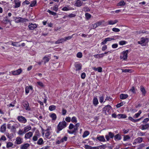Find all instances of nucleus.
Masks as SVG:
<instances>
[{
	"instance_id": "f257e3e1",
	"label": "nucleus",
	"mask_w": 149,
	"mask_h": 149,
	"mask_svg": "<svg viewBox=\"0 0 149 149\" xmlns=\"http://www.w3.org/2000/svg\"><path fill=\"white\" fill-rule=\"evenodd\" d=\"M80 125L79 123H77L74 125L72 123H70L69 126V130H68V133L71 134L76 133Z\"/></svg>"
},
{
	"instance_id": "f03ea898",
	"label": "nucleus",
	"mask_w": 149,
	"mask_h": 149,
	"mask_svg": "<svg viewBox=\"0 0 149 149\" xmlns=\"http://www.w3.org/2000/svg\"><path fill=\"white\" fill-rule=\"evenodd\" d=\"M66 126V123L65 121H63L60 122L57 126V132L58 133L59 131L65 128Z\"/></svg>"
},
{
	"instance_id": "7ed1b4c3",
	"label": "nucleus",
	"mask_w": 149,
	"mask_h": 149,
	"mask_svg": "<svg viewBox=\"0 0 149 149\" xmlns=\"http://www.w3.org/2000/svg\"><path fill=\"white\" fill-rule=\"evenodd\" d=\"M128 50H127L123 51L121 54L120 56V58L123 60L126 61L127 59V54Z\"/></svg>"
},
{
	"instance_id": "20e7f679",
	"label": "nucleus",
	"mask_w": 149,
	"mask_h": 149,
	"mask_svg": "<svg viewBox=\"0 0 149 149\" xmlns=\"http://www.w3.org/2000/svg\"><path fill=\"white\" fill-rule=\"evenodd\" d=\"M111 108L110 105H107L103 109L102 111L105 115L108 114L110 113V111Z\"/></svg>"
},
{
	"instance_id": "39448f33",
	"label": "nucleus",
	"mask_w": 149,
	"mask_h": 149,
	"mask_svg": "<svg viewBox=\"0 0 149 149\" xmlns=\"http://www.w3.org/2000/svg\"><path fill=\"white\" fill-rule=\"evenodd\" d=\"M22 71L21 69H19L16 70L12 71L10 72V75H16L20 74Z\"/></svg>"
},
{
	"instance_id": "423d86ee",
	"label": "nucleus",
	"mask_w": 149,
	"mask_h": 149,
	"mask_svg": "<svg viewBox=\"0 0 149 149\" xmlns=\"http://www.w3.org/2000/svg\"><path fill=\"white\" fill-rule=\"evenodd\" d=\"M148 38H142L141 39L140 41L138 42V44L141 45L142 46H145L147 43L146 42V41L148 40Z\"/></svg>"
},
{
	"instance_id": "0eeeda50",
	"label": "nucleus",
	"mask_w": 149,
	"mask_h": 149,
	"mask_svg": "<svg viewBox=\"0 0 149 149\" xmlns=\"http://www.w3.org/2000/svg\"><path fill=\"white\" fill-rule=\"evenodd\" d=\"M14 21L17 23L23 22H25L26 19L19 17H14Z\"/></svg>"
},
{
	"instance_id": "6e6552de",
	"label": "nucleus",
	"mask_w": 149,
	"mask_h": 149,
	"mask_svg": "<svg viewBox=\"0 0 149 149\" xmlns=\"http://www.w3.org/2000/svg\"><path fill=\"white\" fill-rule=\"evenodd\" d=\"M143 139L142 137H138L135 139L133 142V144L136 145L138 144L141 143L143 141Z\"/></svg>"
},
{
	"instance_id": "1a4fd4ad",
	"label": "nucleus",
	"mask_w": 149,
	"mask_h": 149,
	"mask_svg": "<svg viewBox=\"0 0 149 149\" xmlns=\"http://www.w3.org/2000/svg\"><path fill=\"white\" fill-rule=\"evenodd\" d=\"M19 125V124L18 123L17 124L15 123L14 122V123H13V124H12L11 126V128L10 129L12 132H15L16 131V129L18 128Z\"/></svg>"
},
{
	"instance_id": "9d476101",
	"label": "nucleus",
	"mask_w": 149,
	"mask_h": 149,
	"mask_svg": "<svg viewBox=\"0 0 149 149\" xmlns=\"http://www.w3.org/2000/svg\"><path fill=\"white\" fill-rule=\"evenodd\" d=\"M17 119L20 122L25 123L27 122V120L25 118L22 116H19L17 117Z\"/></svg>"
},
{
	"instance_id": "9b49d317",
	"label": "nucleus",
	"mask_w": 149,
	"mask_h": 149,
	"mask_svg": "<svg viewBox=\"0 0 149 149\" xmlns=\"http://www.w3.org/2000/svg\"><path fill=\"white\" fill-rule=\"evenodd\" d=\"M15 5H14V8H17L19 7L20 5L21 2L19 0H14Z\"/></svg>"
},
{
	"instance_id": "f8f14e48",
	"label": "nucleus",
	"mask_w": 149,
	"mask_h": 149,
	"mask_svg": "<svg viewBox=\"0 0 149 149\" xmlns=\"http://www.w3.org/2000/svg\"><path fill=\"white\" fill-rule=\"evenodd\" d=\"M118 22V21L117 19H115L114 20H109L107 22L108 24L113 25L117 23Z\"/></svg>"
},
{
	"instance_id": "ddd939ff",
	"label": "nucleus",
	"mask_w": 149,
	"mask_h": 149,
	"mask_svg": "<svg viewBox=\"0 0 149 149\" xmlns=\"http://www.w3.org/2000/svg\"><path fill=\"white\" fill-rule=\"evenodd\" d=\"M28 27L30 30H33L37 27V26L36 24H32L31 23H30Z\"/></svg>"
},
{
	"instance_id": "4468645a",
	"label": "nucleus",
	"mask_w": 149,
	"mask_h": 149,
	"mask_svg": "<svg viewBox=\"0 0 149 149\" xmlns=\"http://www.w3.org/2000/svg\"><path fill=\"white\" fill-rule=\"evenodd\" d=\"M83 4V2L80 0H77L74 5L77 7H80L82 6Z\"/></svg>"
},
{
	"instance_id": "2eb2a0df",
	"label": "nucleus",
	"mask_w": 149,
	"mask_h": 149,
	"mask_svg": "<svg viewBox=\"0 0 149 149\" xmlns=\"http://www.w3.org/2000/svg\"><path fill=\"white\" fill-rule=\"evenodd\" d=\"M33 88L31 86H27L25 87V91L26 95H27L29 93L30 90H32Z\"/></svg>"
},
{
	"instance_id": "dca6fc26",
	"label": "nucleus",
	"mask_w": 149,
	"mask_h": 149,
	"mask_svg": "<svg viewBox=\"0 0 149 149\" xmlns=\"http://www.w3.org/2000/svg\"><path fill=\"white\" fill-rule=\"evenodd\" d=\"M43 134H45V136L46 138H49L50 134V132L48 130H45L43 131Z\"/></svg>"
},
{
	"instance_id": "f3484780",
	"label": "nucleus",
	"mask_w": 149,
	"mask_h": 149,
	"mask_svg": "<svg viewBox=\"0 0 149 149\" xmlns=\"http://www.w3.org/2000/svg\"><path fill=\"white\" fill-rule=\"evenodd\" d=\"M73 10L72 8H70L68 6H65L62 9V10L63 11H67Z\"/></svg>"
},
{
	"instance_id": "a211bd4d",
	"label": "nucleus",
	"mask_w": 149,
	"mask_h": 149,
	"mask_svg": "<svg viewBox=\"0 0 149 149\" xmlns=\"http://www.w3.org/2000/svg\"><path fill=\"white\" fill-rule=\"evenodd\" d=\"M33 133L31 132H30L25 134V137L26 139H29L31 137Z\"/></svg>"
},
{
	"instance_id": "6ab92c4d",
	"label": "nucleus",
	"mask_w": 149,
	"mask_h": 149,
	"mask_svg": "<svg viewBox=\"0 0 149 149\" xmlns=\"http://www.w3.org/2000/svg\"><path fill=\"white\" fill-rule=\"evenodd\" d=\"M128 97V95L127 94H122L120 95V97L121 99L124 100Z\"/></svg>"
},
{
	"instance_id": "aec40b11",
	"label": "nucleus",
	"mask_w": 149,
	"mask_h": 149,
	"mask_svg": "<svg viewBox=\"0 0 149 149\" xmlns=\"http://www.w3.org/2000/svg\"><path fill=\"white\" fill-rule=\"evenodd\" d=\"M93 103L95 106H96L99 103L97 97H95L93 99Z\"/></svg>"
},
{
	"instance_id": "412c9836",
	"label": "nucleus",
	"mask_w": 149,
	"mask_h": 149,
	"mask_svg": "<svg viewBox=\"0 0 149 149\" xmlns=\"http://www.w3.org/2000/svg\"><path fill=\"white\" fill-rule=\"evenodd\" d=\"M23 105L26 109H29V104L27 102L25 101L23 103Z\"/></svg>"
},
{
	"instance_id": "4be33fe9",
	"label": "nucleus",
	"mask_w": 149,
	"mask_h": 149,
	"mask_svg": "<svg viewBox=\"0 0 149 149\" xmlns=\"http://www.w3.org/2000/svg\"><path fill=\"white\" fill-rule=\"evenodd\" d=\"M97 139L100 141L102 142H104L105 140L103 136H100L97 137Z\"/></svg>"
},
{
	"instance_id": "5701e85b",
	"label": "nucleus",
	"mask_w": 149,
	"mask_h": 149,
	"mask_svg": "<svg viewBox=\"0 0 149 149\" xmlns=\"http://www.w3.org/2000/svg\"><path fill=\"white\" fill-rule=\"evenodd\" d=\"M114 140L116 141L120 140L121 139V137L119 134H117L114 137Z\"/></svg>"
},
{
	"instance_id": "b1692460",
	"label": "nucleus",
	"mask_w": 149,
	"mask_h": 149,
	"mask_svg": "<svg viewBox=\"0 0 149 149\" xmlns=\"http://www.w3.org/2000/svg\"><path fill=\"white\" fill-rule=\"evenodd\" d=\"M140 89L141 91V92L142 93V95L144 96L145 95L146 93V91L145 90V89L143 87V86H141L140 87Z\"/></svg>"
},
{
	"instance_id": "393cba45",
	"label": "nucleus",
	"mask_w": 149,
	"mask_h": 149,
	"mask_svg": "<svg viewBox=\"0 0 149 149\" xmlns=\"http://www.w3.org/2000/svg\"><path fill=\"white\" fill-rule=\"evenodd\" d=\"M31 129V127L30 125H28L25 127L24 128V133H26L29 130H30Z\"/></svg>"
},
{
	"instance_id": "a878e982",
	"label": "nucleus",
	"mask_w": 149,
	"mask_h": 149,
	"mask_svg": "<svg viewBox=\"0 0 149 149\" xmlns=\"http://www.w3.org/2000/svg\"><path fill=\"white\" fill-rule=\"evenodd\" d=\"M29 146V145L28 143H26L23 145H22L21 149H27Z\"/></svg>"
},
{
	"instance_id": "bb28decb",
	"label": "nucleus",
	"mask_w": 149,
	"mask_h": 149,
	"mask_svg": "<svg viewBox=\"0 0 149 149\" xmlns=\"http://www.w3.org/2000/svg\"><path fill=\"white\" fill-rule=\"evenodd\" d=\"M127 117L126 115L125 114H119L117 115V117L119 118H125Z\"/></svg>"
},
{
	"instance_id": "cd10ccee",
	"label": "nucleus",
	"mask_w": 149,
	"mask_h": 149,
	"mask_svg": "<svg viewBox=\"0 0 149 149\" xmlns=\"http://www.w3.org/2000/svg\"><path fill=\"white\" fill-rule=\"evenodd\" d=\"M93 70L95 71H97L98 72H101L102 71V68L101 67H99L97 68L93 67Z\"/></svg>"
},
{
	"instance_id": "c85d7f7f",
	"label": "nucleus",
	"mask_w": 149,
	"mask_h": 149,
	"mask_svg": "<svg viewBox=\"0 0 149 149\" xmlns=\"http://www.w3.org/2000/svg\"><path fill=\"white\" fill-rule=\"evenodd\" d=\"M50 117L52 118V120H55L56 118V115L54 113H52L50 115Z\"/></svg>"
},
{
	"instance_id": "c756f323",
	"label": "nucleus",
	"mask_w": 149,
	"mask_h": 149,
	"mask_svg": "<svg viewBox=\"0 0 149 149\" xmlns=\"http://www.w3.org/2000/svg\"><path fill=\"white\" fill-rule=\"evenodd\" d=\"M50 55H49L48 56V57L47 56H46L44 57L43 58V60L45 63H47L49 61L50 59L49 58V57H50Z\"/></svg>"
},
{
	"instance_id": "7c9ffc66",
	"label": "nucleus",
	"mask_w": 149,
	"mask_h": 149,
	"mask_svg": "<svg viewBox=\"0 0 149 149\" xmlns=\"http://www.w3.org/2000/svg\"><path fill=\"white\" fill-rule=\"evenodd\" d=\"M99 101L100 103H102L103 102H105L106 101V100H107V98L105 99L104 101V96L103 95H102L100 96L99 97Z\"/></svg>"
},
{
	"instance_id": "2f4dec72",
	"label": "nucleus",
	"mask_w": 149,
	"mask_h": 149,
	"mask_svg": "<svg viewBox=\"0 0 149 149\" xmlns=\"http://www.w3.org/2000/svg\"><path fill=\"white\" fill-rule=\"evenodd\" d=\"M90 134V132L88 131H86L84 132L83 134L82 135V137L83 138H85L88 136Z\"/></svg>"
},
{
	"instance_id": "473e14b6",
	"label": "nucleus",
	"mask_w": 149,
	"mask_h": 149,
	"mask_svg": "<svg viewBox=\"0 0 149 149\" xmlns=\"http://www.w3.org/2000/svg\"><path fill=\"white\" fill-rule=\"evenodd\" d=\"M94 56L96 58H102L104 56V54H99L95 55Z\"/></svg>"
},
{
	"instance_id": "72a5a7b5",
	"label": "nucleus",
	"mask_w": 149,
	"mask_h": 149,
	"mask_svg": "<svg viewBox=\"0 0 149 149\" xmlns=\"http://www.w3.org/2000/svg\"><path fill=\"white\" fill-rule=\"evenodd\" d=\"M149 127V125L146 124L145 125H142L141 128L142 130H145L147 129Z\"/></svg>"
},
{
	"instance_id": "f704fd0d",
	"label": "nucleus",
	"mask_w": 149,
	"mask_h": 149,
	"mask_svg": "<svg viewBox=\"0 0 149 149\" xmlns=\"http://www.w3.org/2000/svg\"><path fill=\"white\" fill-rule=\"evenodd\" d=\"M123 72L127 73H131L133 72V70L132 69H125V70H121Z\"/></svg>"
},
{
	"instance_id": "c9c22d12",
	"label": "nucleus",
	"mask_w": 149,
	"mask_h": 149,
	"mask_svg": "<svg viewBox=\"0 0 149 149\" xmlns=\"http://www.w3.org/2000/svg\"><path fill=\"white\" fill-rule=\"evenodd\" d=\"M141 113V110H139L138 112L136 113L133 116V117L134 118H138L140 114Z\"/></svg>"
},
{
	"instance_id": "e433bc0d",
	"label": "nucleus",
	"mask_w": 149,
	"mask_h": 149,
	"mask_svg": "<svg viewBox=\"0 0 149 149\" xmlns=\"http://www.w3.org/2000/svg\"><path fill=\"white\" fill-rule=\"evenodd\" d=\"M65 42L64 38H61L58 40L57 41L55 42V43L56 44L62 43Z\"/></svg>"
},
{
	"instance_id": "4c0bfd02",
	"label": "nucleus",
	"mask_w": 149,
	"mask_h": 149,
	"mask_svg": "<svg viewBox=\"0 0 149 149\" xmlns=\"http://www.w3.org/2000/svg\"><path fill=\"white\" fill-rule=\"evenodd\" d=\"M127 42L124 40H121L119 42V44L120 45H123L127 43Z\"/></svg>"
},
{
	"instance_id": "58836bf2",
	"label": "nucleus",
	"mask_w": 149,
	"mask_h": 149,
	"mask_svg": "<svg viewBox=\"0 0 149 149\" xmlns=\"http://www.w3.org/2000/svg\"><path fill=\"white\" fill-rule=\"evenodd\" d=\"M56 108V107L54 105L50 106L49 107V109L51 111L54 110Z\"/></svg>"
},
{
	"instance_id": "ea45409f",
	"label": "nucleus",
	"mask_w": 149,
	"mask_h": 149,
	"mask_svg": "<svg viewBox=\"0 0 149 149\" xmlns=\"http://www.w3.org/2000/svg\"><path fill=\"white\" fill-rule=\"evenodd\" d=\"M6 129L5 125H3L1 126L0 131L1 132H3L5 131Z\"/></svg>"
},
{
	"instance_id": "a19ab883",
	"label": "nucleus",
	"mask_w": 149,
	"mask_h": 149,
	"mask_svg": "<svg viewBox=\"0 0 149 149\" xmlns=\"http://www.w3.org/2000/svg\"><path fill=\"white\" fill-rule=\"evenodd\" d=\"M13 123H14V122L13 121H10L7 125V128L8 129L11 128L12 125Z\"/></svg>"
},
{
	"instance_id": "79ce46f5",
	"label": "nucleus",
	"mask_w": 149,
	"mask_h": 149,
	"mask_svg": "<svg viewBox=\"0 0 149 149\" xmlns=\"http://www.w3.org/2000/svg\"><path fill=\"white\" fill-rule=\"evenodd\" d=\"M71 121L73 123H76L77 122V118L75 116H73L71 119Z\"/></svg>"
},
{
	"instance_id": "37998d69",
	"label": "nucleus",
	"mask_w": 149,
	"mask_h": 149,
	"mask_svg": "<svg viewBox=\"0 0 149 149\" xmlns=\"http://www.w3.org/2000/svg\"><path fill=\"white\" fill-rule=\"evenodd\" d=\"M11 42V45L17 47H20V45H18V42H15L12 41Z\"/></svg>"
},
{
	"instance_id": "c03bdc74",
	"label": "nucleus",
	"mask_w": 149,
	"mask_h": 149,
	"mask_svg": "<svg viewBox=\"0 0 149 149\" xmlns=\"http://www.w3.org/2000/svg\"><path fill=\"white\" fill-rule=\"evenodd\" d=\"M125 104V102H122L120 103L117 104V105H116V107H117V108H118L120 107L121 106H123Z\"/></svg>"
},
{
	"instance_id": "a18cd8bd",
	"label": "nucleus",
	"mask_w": 149,
	"mask_h": 149,
	"mask_svg": "<svg viewBox=\"0 0 149 149\" xmlns=\"http://www.w3.org/2000/svg\"><path fill=\"white\" fill-rule=\"evenodd\" d=\"M16 141L17 144H20L22 142L20 137H17L16 139Z\"/></svg>"
},
{
	"instance_id": "49530a36",
	"label": "nucleus",
	"mask_w": 149,
	"mask_h": 149,
	"mask_svg": "<svg viewBox=\"0 0 149 149\" xmlns=\"http://www.w3.org/2000/svg\"><path fill=\"white\" fill-rule=\"evenodd\" d=\"M130 139V137L128 135H127L124 136L123 138V141H125L128 140Z\"/></svg>"
},
{
	"instance_id": "de8ad7c7",
	"label": "nucleus",
	"mask_w": 149,
	"mask_h": 149,
	"mask_svg": "<svg viewBox=\"0 0 149 149\" xmlns=\"http://www.w3.org/2000/svg\"><path fill=\"white\" fill-rule=\"evenodd\" d=\"M36 1H33L31 3L30 5V6L31 7H33L34 6L36 3Z\"/></svg>"
},
{
	"instance_id": "09e8293b",
	"label": "nucleus",
	"mask_w": 149,
	"mask_h": 149,
	"mask_svg": "<svg viewBox=\"0 0 149 149\" xmlns=\"http://www.w3.org/2000/svg\"><path fill=\"white\" fill-rule=\"evenodd\" d=\"M47 12L55 16L56 15V13L54 12L49 10H47Z\"/></svg>"
},
{
	"instance_id": "8fccbe9b",
	"label": "nucleus",
	"mask_w": 149,
	"mask_h": 149,
	"mask_svg": "<svg viewBox=\"0 0 149 149\" xmlns=\"http://www.w3.org/2000/svg\"><path fill=\"white\" fill-rule=\"evenodd\" d=\"M68 138L67 136H65L63 137L61 139V142H63L67 141Z\"/></svg>"
},
{
	"instance_id": "3c124183",
	"label": "nucleus",
	"mask_w": 149,
	"mask_h": 149,
	"mask_svg": "<svg viewBox=\"0 0 149 149\" xmlns=\"http://www.w3.org/2000/svg\"><path fill=\"white\" fill-rule=\"evenodd\" d=\"M77 58H81L82 56V53L79 52L77 54Z\"/></svg>"
},
{
	"instance_id": "603ef678",
	"label": "nucleus",
	"mask_w": 149,
	"mask_h": 149,
	"mask_svg": "<svg viewBox=\"0 0 149 149\" xmlns=\"http://www.w3.org/2000/svg\"><path fill=\"white\" fill-rule=\"evenodd\" d=\"M24 130H20L18 131V134L19 135H23V134L25 133H24Z\"/></svg>"
},
{
	"instance_id": "864d4df0",
	"label": "nucleus",
	"mask_w": 149,
	"mask_h": 149,
	"mask_svg": "<svg viewBox=\"0 0 149 149\" xmlns=\"http://www.w3.org/2000/svg\"><path fill=\"white\" fill-rule=\"evenodd\" d=\"M73 36V35L72 36H68L65 37L64 38L65 41L70 39L72 38Z\"/></svg>"
},
{
	"instance_id": "5fc2aeb1",
	"label": "nucleus",
	"mask_w": 149,
	"mask_h": 149,
	"mask_svg": "<svg viewBox=\"0 0 149 149\" xmlns=\"http://www.w3.org/2000/svg\"><path fill=\"white\" fill-rule=\"evenodd\" d=\"M43 140L42 139L40 138L37 142V143L39 145H41L43 143Z\"/></svg>"
},
{
	"instance_id": "6e6d98bb",
	"label": "nucleus",
	"mask_w": 149,
	"mask_h": 149,
	"mask_svg": "<svg viewBox=\"0 0 149 149\" xmlns=\"http://www.w3.org/2000/svg\"><path fill=\"white\" fill-rule=\"evenodd\" d=\"M112 30L114 32H119L120 31V30L119 29L116 28H113L112 29Z\"/></svg>"
},
{
	"instance_id": "4d7b16f0",
	"label": "nucleus",
	"mask_w": 149,
	"mask_h": 149,
	"mask_svg": "<svg viewBox=\"0 0 149 149\" xmlns=\"http://www.w3.org/2000/svg\"><path fill=\"white\" fill-rule=\"evenodd\" d=\"M125 4V2L123 1H122L118 3V6H122L124 5Z\"/></svg>"
},
{
	"instance_id": "13d9d810",
	"label": "nucleus",
	"mask_w": 149,
	"mask_h": 149,
	"mask_svg": "<svg viewBox=\"0 0 149 149\" xmlns=\"http://www.w3.org/2000/svg\"><path fill=\"white\" fill-rule=\"evenodd\" d=\"M137 134L139 136H142L145 135V133L141 132H139L137 133Z\"/></svg>"
},
{
	"instance_id": "bf43d9fd",
	"label": "nucleus",
	"mask_w": 149,
	"mask_h": 149,
	"mask_svg": "<svg viewBox=\"0 0 149 149\" xmlns=\"http://www.w3.org/2000/svg\"><path fill=\"white\" fill-rule=\"evenodd\" d=\"M6 136L9 139H11L13 137V135L12 134H9L8 133L6 134Z\"/></svg>"
},
{
	"instance_id": "052dcab7",
	"label": "nucleus",
	"mask_w": 149,
	"mask_h": 149,
	"mask_svg": "<svg viewBox=\"0 0 149 149\" xmlns=\"http://www.w3.org/2000/svg\"><path fill=\"white\" fill-rule=\"evenodd\" d=\"M13 145V144L12 143L10 142H8L7 143L6 146L7 148H9L11 146H12Z\"/></svg>"
},
{
	"instance_id": "680f3d73",
	"label": "nucleus",
	"mask_w": 149,
	"mask_h": 149,
	"mask_svg": "<svg viewBox=\"0 0 149 149\" xmlns=\"http://www.w3.org/2000/svg\"><path fill=\"white\" fill-rule=\"evenodd\" d=\"M85 16L87 19H88L90 18L91 15L89 13H87L85 14Z\"/></svg>"
},
{
	"instance_id": "e2e57ef3",
	"label": "nucleus",
	"mask_w": 149,
	"mask_h": 149,
	"mask_svg": "<svg viewBox=\"0 0 149 149\" xmlns=\"http://www.w3.org/2000/svg\"><path fill=\"white\" fill-rule=\"evenodd\" d=\"M37 84H38V85L39 86H40L41 87H43L44 86L43 83L41 82H40V81L37 82Z\"/></svg>"
},
{
	"instance_id": "0e129e2a",
	"label": "nucleus",
	"mask_w": 149,
	"mask_h": 149,
	"mask_svg": "<svg viewBox=\"0 0 149 149\" xmlns=\"http://www.w3.org/2000/svg\"><path fill=\"white\" fill-rule=\"evenodd\" d=\"M108 135L111 138H113L114 137V134L113 133L111 132H109Z\"/></svg>"
},
{
	"instance_id": "69168bd1",
	"label": "nucleus",
	"mask_w": 149,
	"mask_h": 149,
	"mask_svg": "<svg viewBox=\"0 0 149 149\" xmlns=\"http://www.w3.org/2000/svg\"><path fill=\"white\" fill-rule=\"evenodd\" d=\"M58 5H55L53 8V10L56 12H57L58 11Z\"/></svg>"
},
{
	"instance_id": "338daca9",
	"label": "nucleus",
	"mask_w": 149,
	"mask_h": 149,
	"mask_svg": "<svg viewBox=\"0 0 149 149\" xmlns=\"http://www.w3.org/2000/svg\"><path fill=\"white\" fill-rule=\"evenodd\" d=\"M75 16H76V15L74 14H73V13L70 14L68 15V17H70V18L74 17Z\"/></svg>"
},
{
	"instance_id": "774afa93",
	"label": "nucleus",
	"mask_w": 149,
	"mask_h": 149,
	"mask_svg": "<svg viewBox=\"0 0 149 149\" xmlns=\"http://www.w3.org/2000/svg\"><path fill=\"white\" fill-rule=\"evenodd\" d=\"M65 120L67 122H70L71 121V119L70 117H68L65 118Z\"/></svg>"
}]
</instances>
